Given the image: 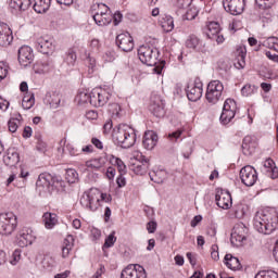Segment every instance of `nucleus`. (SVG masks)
<instances>
[{"instance_id":"obj_1","label":"nucleus","mask_w":278,"mask_h":278,"mask_svg":"<svg viewBox=\"0 0 278 278\" xmlns=\"http://www.w3.org/2000/svg\"><path fill=\"white\" fill-rule=\"evenodd\" d=\"M278 215L275 210L257 211L253 218V227L258 233L270 236L277 229Z\"/></svg>"},{"instance_id":"obj_2","label":"nucleus","mask_w":278,"mask_h":278,"mask_svg":"<svg viewBox=\"0 0 278 278\" xmlns=\"http://www.w3.org/2000/svg\"><path fill=\"white\" fill-rule=\"evenodd\" d=\"M138 58L146 66H154L153 71L156 75H162V71H164L166 66V61L157 63V59L160 58V50H157V48L149 45L140 46L138 49Z\"/></svg>"},{"instance_id":"obj_3","label":"nucleus","mask_w":278,"mask_h":278,"mask_svg":"<svg viewBox=\"0 0 278 278\" xmlns=\"http://www.w3.org/2000/svg\"><path fill=\"white\" fill-rule=\"evenodd\" d=\"M138 131L127 124H119L113 130V140L122 149H131L136 144Z\"/></svg>"},{"instance_id":"obj_4","label":"nucleus","mask_w":278,"mask_h":278,"mask_svg":"<svg viewBox=\"0 0 278 278\" xmlns=\"http://www.w3.org/2000/svg\"><path fill=\"white\" fill-rule=\"evenodd\" d=\"M101 201L110 203V201H112V195L108 193H101L99 189H90L89 191H86L80 198V205L86 207V210H90V212H97Z\"/></svg>"},{"instance_id":"obj_5","label":"nucleus","mask_w":278,"mask_h":278,"mask_svg":"<svg viewBox=\"0 0 278 278\" xmlns=\"http://www.w3.org/2000/svg\"><path fill=\"white\" fill-rule=\"evenodd\" d=\"M33 4V9L37 14H45L51 8V0H11L10 5L13 10H25L29 9V5Z\"/></svg>"},{"instance_id":"obj_6","label":"nucleus","mask_w":278,"mask_h":278,"mask_svg":"<svg viewBox=\"0 0 278 278\" xmlns=\"http://www.w3.org/2000/svg\"><path fill=\"white\" fill-rule=\"evenodd\" d=\"M225 90V86L220 83V80H212L208 83L206 88V101L212 105H216L223 97V91Z\"/></svg>"},{"instance_id":"obj_7","label":"nucleus","mask_w":278,"mask_h":278,"mask_svg":"<svg viewBox=\"0 0 278 278\" xmlns=\"http://www.w3.org/2000/svg\"><path fill=\"white\" fill-rule=\"evenodd\" d=\"M93 21L99 27H105L112 23V13L110 12V8L104 3L98 4L97 9H93Z\"/></svg>"},{"instance_id":"obj_8","label":"nucleus","mask_w":278,"mask_h":278,"mask_svg":"<svg viewBox=\"0 0 278 278\" xmlns=\"http://www.w3.org/2000/svg\"><path fill=\"white\" fill-rule=\"evenodd\" d=\"M16 229V215L14 213L0 214V233L10 236Z\"/></svg>"},{"instance_id":"obj_9","label":"nucleus","mask_w":278,"mask_h":278,"mask_svg":"<svg viewBox=\"0 0 278 278\" xmlns=\"http://www.w3.org/2000/svg\"><path fill=\"white\" fill-rule=\"evenodd\" d=\"M238 111V104H236V100L226 99L223 106V112L220 115V121L224 125H228L231 123V119L236 117V112Z\"/></svg>"},{"instance_id":"obj_10","label":"nucleus","mask_w":278,"mask_h":278,"mask_svg":"<svg viewBox=\"0 0 278 278\" xmlns=\"http://www.w3.org/2000/svg\"><path fill=\"white\" fill-rule=\"evenodd\" d=\"M248 233L249 228L243 223L236 224L230 236L231 244L233 247H242V241L247 240Z\"/></svg>"},{"instance_id":"obj_11","label":"nucleus","mask_w":278,"mask_h":278,"mask_svg":"<svg viewBox=\"0 0 278 278\" xmlns=\"http://www.w3.org/2000/svg\"><path fill=\"white\" fill-rule=\"evenodd\" d=\"M240 179L244 186L251 188L257 182V170L251 165H247L240 170Z\"/></svg>"},{"instance_id":"obj_12","label":"nucleus","mask_w":278,"mask_h":278,"mask_svg":"<svg viewBox=\"0 0 278 278\" xmlns=\"http://www.w3.org/2000/svg\"><path fill=\"white\" fill-rule=\"evenodd\" d=\"M37 189L41 192H53L55 190V179L51 174H40L36 182Z\"/></svg>"},{"instance_id":"obj_13","label":"nucleus","mask_w":278,"mask_h":278,"mask_svg":"<svg viewBox=\"0 0 278 278\" xmlns=\"http://www.w3.org/2000/svg\"><path fill=\"white\" fill-rule=\"evenodd\" d=\"M187 97L189 101H199L203 97V83L201 78H195L194 81L187 88Z\"/></svg>"},{"instance_id":"obj_14","label":"nucleus","mask_w":278,"mask_h":278,"mask_svg":"<svg viewBox=\"0 0 278 278\" xmlns=\"http://www.w3.org/2000/svg\"><path fill=\"white\" fill-rule=\"evenodd\" d=\"M37 51L39 53H43V55H49V53H53L55 49V45H53V38L49 36L39 37L35 45Z\"/></svg>"},{"instance_id":"obj_15","label":"nucleus","mask_w":278,"mask_h":278,"mask_svg":"<svg viewBox=\"0 0 278 278\" xmlns=\"http://www.w3.org/2000/svg\"><path fill=\"white\" fill-rule=\"evenodd\" d=\"M121 278H147V270L141 265H128L122 270Z\"/></svg>"},{"instance_id":"obj_16","label":"nucleus","mask_w":278,"mask_h":278,"mask_svg":"<svg viewBox=\"0 0 278 278\" xmlns=\"http://www.w3.org/2000/svg\"><path fill=\"white\" fill-rule=\"evenodd\" d=\"M223 7L232 16H240L244 12V0H223Z\"/></svg>"},{"instance_id":"obj_17","label":"nucleus","mask_w":278,"mask_h":278,"mask_svg":"<svg viewBox=\"0 0 278 278\" xmlns=\"http://www.w3.org/2000/svg\"><path fill=\"white\" fill-rule=\"evenodd\" d=\"M36 236H34V230H31V228L24 227L20 230L17 235V244L22 249H25V247H29V244H34Z\"/></svg>"},{"instance_id":"obj_18","label":"nucleus","mask_w":278,"mask_h":278,"mask_svg":"<svg viewBox=\"0 0 278 278\" xmlns=\"http://www.w3.org/2000/svg\"><path fill=\"white\" fill-rule=\"evenodd\" d=\"M13 41L12 28L7 23L0 22V47H10Z\"/></svg>"},{"instance_id":"obj_19","label":"nucleus","mask_w":278,"mask_h":278,"mask_svg":"<svg viewBox=\"0 0 278 278\" xmlns=\"http://www.w3.org/2000/svg\"><path fill=\"white\" fill-rule=\"evenodd\" d=\"M206 36L211 40H216L217 45L225 42V37L220 35V24H218V22L208 23Z\"/></svg>"},{"instance_id":"obj_20","label":"nucleus","mask_w":278,"mask_h":278,"mask_svg":"<svg viewBox=\"0 0 278 278\" xmlns=\"http://www.w3.org/2000/svg\"><path fill=\"white\" fill-rule=\"evenodd\" d=\"M116 45L118 49H122L126 53L134 51V38L128 33L119 34L116 37Z\"/></svg>"},{"instance_id":"obj_21","label":"nucleus","mask_w":278,"mask_h":278,"mask_svg":"<svg viewBox=\"0 0 278 278\" xmlns=\"http://www.w3.org/2000/svg\"><path fill=\"white\" fill-rule=\"evenodd\" d=\"M18 62L21 66H29L30 62H34V53L31 48L28 46H23L18 50Z\"/></svg>"},{"instance_id":"obj_22","label":"nucleus","mask_w":278,"mask_h":278,"mask_svg":"<svg viewBox=\"0 0 278 278\" xmlns=\"http://www.w3.org/2000/svg\"><path fill=\"white\" fill-rule=\"evenodd\" d=\"M215 200L222 210H229L232 205L231 193H229V191H218L215 195Z\"/></svg>"},{"instance_id":"obj_23","label":"nucleus","mask_w":278,"mask_h":278,"mask_svg":"<svg viewBox=\"0 0 278 278\" xmlns=\"http://www.w3.org/2000/svg\"><path fill=\"white\" fill-rule=\"evenodd\" d=\"M262 173H265L270 179H278V168L275 166V161H273V159H267L263 163Z\"/></svg>"},{"instance_id":"obj_24","label":"nucleus","mask_w":278,"mask_h":278,"mask_svg":"<svg viewBox=\"0 0 278 278\" xmlns=\"http://www.w3.org/2000/svg\"><path fill=\"white\" fill-rule=\"evenodd\" d=\"M142 144L148 151L155 149V144H157V134L152 130H147L143 135Z\"/></svg>"},{"instance_id":"obj_25","label":"nucleus","mask_w":278,"mask_h":278,"mask_svg":"<svg viewBox=\"0 0 278 278\" xmlns=\"http://www.w3.org/2000/svg\"><path fill=\"white\" fill-rule=\"evenodd\" d=\"M150 112L153 113L156 118H162L166 112L164 111V101L160 98H155L151 100Z\"/></svg>"},{"instance_id":"obj_26","label":"nucleus","mask_w":278,"mask_h":278,"mask_svg":"<svg viewBox=\"0 0 278 278\" xmlns=\"http://www.w3.org/2000/svg\"><path fill=\"white\" fill-rule=\"evenodd\" d=\"M132 170L136 175H147V170H149V160L140 155L139 161L132 164Z\"/></svg>"},{"instance_id":"obj_27","label":"nucleus","mask_w":278,"mask_h":278,"mask_svg":"<svg viewBox=\"0 0 278 278\" xmlns=\"http://www.w3.org/2000/svg\"><path fill=\"white\" fill-rule=\"evenodd\" d=\"M53 68V61L45 60L37 62L34 65V72L38 75H45L47 73H51V70Z\"/></svg>"},{"instance_id":"obj_28","label":"nucleus","mask_w":278,"mask_h":278,"mask_svg":"<svg viewBox=\"0 0 278 278\" xmlns=\"http://www.w3.org/2000/svg\"><path fill=\"white\" fill-rule=\"evenodd\" d=\"M3 162L7 166H16L21 162V156L16 150L9 149L7 155L3 156Z\"/></svg>"},{"instance_id":"obj_29","label":"nucleus","mask_w":278,"mask_h":278,"mask_svg":"<svg viewBox=\"0 0 278 278\" xmlns=\"http://www.w3.org/2000/svg\"><path fill=\"white\" fill-rule=\"evenodd\" d=\"M255 141L253 140V137L251 136H245L243 138L242 142V151L244 155H253L255 153Z\"/></svg>"},{"instance_id":"obj_30","label":"nucleus","mask_w":278,"mask_h":278,"mask_svg":"<svg viewBox=\"0 0 278 278\" xmlns=\"http://www.w3.org/2000/svg\"><path fill=\"white\" fill-rule=\"evenodd\" d=\"M105 164H108V155H102L98 159L87 161L85 166L87 168H92L93 170H99V168H103Z\"/></svg>"},{"instance_id":"obj_31","label":"nucleus","mask_w":278,"mask_h":278,"mask_svg":"<svg viewBox=\"0 0 278 278\" xmlns=\"http://www.w3.org/2000/svg\"><path fill=\"white\" fill-rule=\"evenodd\" d=\"M159 25H161L162 29L166 33H169L175 29V20H173L170 15H162L159 20Z\"/></svg>"},{"instance_id":"obj_32","label":"nucleus","mask_w":278,"mask_h":278,"mask_svg":"<svg viewBox=\"0 0 278 278\" xmlns=\"http://www.w3.org/2000/svg\"><path fill=\"white\" fill-rule=\"evenodd\" d=\"M21 125H23V115L18 113L9 119L8 122L9 131H11V134H16Z\"/></svg>"},{"instance_id":"obj_33","label":"nucleus","mask_w":278,"mask_h":278,"mask_svg":"<svg viewBox=\"0 0 278 278\" xmlns=\"http://www.w3.org/2000/svg\"><path fill=\"white\" fill-rule=\"evenodd\" d=\"M224 263L227 266V268H229L230 270H240V268H242V265L240 264V260H238V257L231 254L225 255Z\"/></svg>"},{"instance_id":"obj_34","label":"nucleus","mask_w":278,"mask_h":278,"mask_svg":"<svg viewBox=\"0 0 278 278\" xmlns=\"http://www.w3.org/2000/svg\"><path fill=\"white\" fill-rule=\"evenodd\" d=\"M74 247H75V238H73L72 235H68L63 241L62 257H68Z\"/></svg>"},{"instance_id":"obj_35","label":"nucleus","mask_w":278,"mask_h":278,"mask_svg":"<svg viewBox=\"0 0 278 278\" xmlns=\"http://www.w3.org/2000/svg\"><path fill=\"white\" fill-rule=\"evenodd\" d=\"M62 99L58 96V93H46L45 102L50 105L52 110H58L60 108Z\"/></svg>"},{"instance_id":"obj_36","label":"nucleus","mask_w":278,"mask_h":278,"mask_svg":"<svg viewBox=\"0 0 278 278\" xmlns=\"http://www.w3.org/2000/svg\"><path fill=\"white\" fill-rule=\"evenodd\" d=\"M149 177L154 184H164V180L166 177H168V174L164 169H157L150 172Z\"/></svg>"},{"instance_id":"obj_37","label":"nucleus","mask_w":278,"mask_h":278,"mask_svg":"<svg viewBox=\"0 0 278 278\" xmlns=\"http://www.w3.org/2000/svg\"><path fill=\"white\" fill-rule=\"evenodd\" d=\"M43 223L46 229H53L58 225V215L55 213H45Z\"/></svg>"},{"instance_id":"obj_38","label":"nucleus","mask_w":278,"mask_h":278,"mask_svg":"<svg viewBox=\"0 0 278 278\" xmlns=\"http://www.w3.org/2000/svg\"><path fill=\"white\" fill-rule=\"evenodd\" d=\"M75 62H77V52H75V49H68L65 53L64 63L67 66H75Z\"/></svg>"},{"instance_id":"obj_39","label":"nucleus","mask_w":278,"mask_h":278,"mask_svg":"<svg viewBox=\"0 0 278 278\" xmlns=\"http://www.w3.org/2000/svg\"><path fill=\"white\" fill-rule=\"evenodd\" d=\"M110 101V92L104 89H98V108H103Z\"/></svg>"},{"instance_id":"obj_40","label":"nucleus","mask_w":278,"mask_h":278,"mask_svg":"<svg viewBox=\"0 0 278 278\" xmlns=\"http://www.w3.org/2000/svg\"><path fill=\"white\" fill-rule=\"evenodd\" d=\"M249 214V205L248 204H238L235 210L236 218H244Z\"/></svg>"},{"instance_id":"obj_41","label":"nucleus","mask_w":278,"mask_h":278,"mask_svg":"<svg viewBox=\"0 0 278 278\" xmlns=\"http://www.w3.org/2000/svg\"><path fill=\"white\" fill-rule=\"evenodd\" d=\"M257 93V86L248 84L242 87L241 94L242 97H253V94Z\"/></svg>"},{"instance_id":"obj_42","label":"nucleus","mask_w":278,"mask_h":278,"mask_svg":"<svg viewBox=\"0 0 278 278\" xmlns=\"http://www.w3.org/2000/svg\"><path fill=\"white\" fill-rule=\"evenodd\" d=\"M65 179L67 184H75L79 179V174H77V170L70 168L66 170Z\"/></svg>"},{"instance_id":"obj_43","label":"nucleus","mask_w":278,"mask_h":278,"mask_svg":"<svg viewBox=\"0 0 278 278\" xmlns=\"http://www.w3.org/2000/svg\"><path fill=\"white\" fill-rule=\"evenodd\" d=\"M199 45H201V40H199L198 37L194 35L189 36V38L186 41V47L188 49L197 50L199 49Z\"/></svg>"},{"instance_id":"obj_44","label":"nucleus","mask_w":278,"mask_h":278,"mask_svg":"<svg viewBox=\"0 0 278 278\" xmlns=\"http://www.w3.org/2000/svg\"><path fill=\"white\" fill-rule=\"evenodd\" d=\"M79 105H84L86 103H90V93L88 91H80L75 99Z\"/></svg>"},{"instance_id":"obj_45","label":"nucleus","mask_w":278,"mask_h":278,"mask_svg":"<svg viewBox=\"0 0 278 278\" xmlns=\"http://www.w3.org/2000/svg\"><path fill=\"white\" fill-rule=\"evenodd\" d=\"M35 98H34V94L31 96H25L23 98V101H22V108L24 110H31V108H34V103H35Z\"/></svg>"},{"instance_id":"obj_46","label":"nucleus","mask_w":278,"mask_h":278,"mask_svg":"<svg viewBox=\"0 0 278 278\" xmlns=\"http://www.w3.org/2000/svg\"><path fill=\"white\" fill-rule=\"evenodd\" d=\"M111 164H116L118 172L123 175L125 170H127V166H125V163L123 160L116 157V156H111L110 159Z\"/></svg>"},{"instance_id":"obj_47","label":"nucleus","mask_w":278,"mask_h":278,"mask_svg":"<svg viewBox=\"0 0 278 278\" xmlns=\"http://www.w3.org/2000/svg\"><path fill=\"white\" fill-rule=\"evenodd\" d=\"M89 103L93 105V108H99V89H93L89 93Z\"/></svg>"},{"instance_id":"obj_48","label":"nucleus","mask_w":278,"mask_h":278,"mask_svg":"<svg viewBox=\"0 0 278 278\" xmlns=\"http://www.w3.org/2000/svg\"><path fill=\"white\" fill-rule=\"evenodd\" d=\"M276 0H255L256 5L261 10H269L273 5H275Z\"/></svg>"},{"instance_id":"obj_49","label":"nucleus","mask_w":278,"mask_h":278,"mask_svg":"<svg viewBox=\"0 0 278 278\" xmlns=\"http://www.w3.org/2000/svg\"><path fill=\"white\" fill-rule=\"evenodd\" d=\"M247 58V53L244 51H240L237 58V62L235 63L236 68H244L247 66V62L244 61Z\"/></svg>"},{"instance_id":"obj_50","label":"nucleus","mask_w":278,"mask_h":278,"mask_svg":"<svg viewBox=\"0 0 278 278\" xmlns=\"http://www.w3.org/2000/svg\"><path fill=\"white\" fill-rule=\"evenodd\" d=\"M254 278H278V275L275 270H261Z\"/></svg>"},{"instance_id":"obj_51","label":"nucleus","mask_w":278,"mask_h":278,"mask_svg":"<svg viewBox=\"0 0 278 278\" xmlns=\"http://www.w3.org/2000/svg\"><path fill=\"white\" fill-rule=\"evenodd\" d=\"M86 62L88 64L89 73H94V68L97 66V59H94L92 53H87Z\"/></svg>"},{"instance_id":"obj_52","label":"nucleus","mask_w":278,"mask_h":278,"mask_svg":"<svg viewBox=\"0 0 278 278\" xmlns=\"http://www.w3.org/2000/svg\"><path fill=\"white\" fill-rule=\"evenodd\" d=\"M277 37H269L266 41H264V46L268 47V49H273L278 53V45H277Z\"/></svg>"},{"instance_id":"obj_53","label":"nucleus","mask_w":278,"mask_h":278,"mask_svg":"<svg viewBox=\"0 0 278 278\" xmlns=\"http://www.w3.org/2000/svg\"><path fill=\"white\" fill-rule=\"evenodd\" d=\"M198 15H199V11L197 10V8L191 7L187 10L185 18L187 21H194V18H197Z\"/></svg>"},{"instance_id":"obj_54","label":"nucleus","mask_w":278,"mask_h":278,"mask_svg":"<svg viewBox=\"0 0 278 278\" xmlns=\"http://www.w3.org/2000/svg\"><path fill=\"white\" fill-rule=\"evenodd\" d=\"M9 262L11 266H16L21 262V250H14Z\"/></svg>"},{"instance_id":"obj_55","label":"nucleus","mask_w":278,"mask_h":278,"mask_svg":"<svg viewBox=\"0 0 278 278\" xmlns=\"http://www.w3.org/2000/svg\"><path fill=\"white\" fill-rule=\"evenodd\" d=\"M192 5V0H177L176 1V8L178 10H188Z\"/></svg>"},{"instance_id":"obj_56","label":"nucleus","mask_w":278,"mask_h":278,"mask_svg":"<svg viewBox=\"0 0 278 278\" xmlns=\"http://www.w3.org/2000/svg\"><path fill=\"white\" fill-rule=\"evenodd\" d=\"M115 232H112L111 235L108 236V238L105 239V242L103 244L104 249H110L112 247H114L115 242H116V237L114 236Z\"/></svg>"},{"instance_id":"obj_57","label":"nucleus","mask_w":278,"mask_h":278,"mask_svg":"<svg viewBox=\"0 0 278 278\" xmlns=\"http://www.w3.org/2000/svg\"><path fill=\"white\" fill-rule=\"evenodd\" d=\"M9 68L8 63L0 62V81H3L8 77Z\"/></svg>"},{"instance_id":"obj_58","label":"nucleus","mask_w":278,"mask_h":278,"mask_svg":"<svg viewBox=\"0 0 278 278\" xmlns=\"http://www.w3.org/2000/svg\"><path fill=\"white\" fill-rule=\"evenodd\" d=\"M66 151H68L70 155H80L81 153V149L79 148H75V146L68 143L66 147H65Z\"/></svg>"},{"instance_id":"obj_59","label":"nucleus","mask_w":278,"mask_h":278,"mask_svg":"<svg viewBox=\"0 0 278 278\" xmlns=\"http://www.w3.org/2000/svg\"><path fill=\"white\" fill-rule=\"evenodd\" d=\"M211 257H212V260H214V262H218V260H220L217 244L212 245V248H211Z\"/></svg>"},{"instance_id":"obj_60","label":"nucleus","mask_w":278,"mask_h":278,"mask_svg":"<svg viewBox=\"0 0 278 278\" xmlns=\"http://www.w3.org/2000/svg\"><path fill=\"white\" fill-rule=\"evenodd\" d=\"M181 134H184V131L178 129V130H176L174 132H170L168 135V139L170 140V142H177V139L181 138Z\"/></svg>"},{"instance_id":"obj_61","label":"nucleus","mask_w":278,"mask_h":278,"mask_svg":"<svg viewBox=\"0 0 278 278\" xmlns=\"http://www.w3.org/2000/svg\"><path fill=\"white\" fill-rule=\"evenodd\" d=\"M90 49H91V53H99V39H92L90 41Z\"/></svg>"},{"instance_id":"obj_62","label":"nucleus","mask_w":278,"mask_h":278,"mask_svg":"<svg viewBox=\"0 0 278 278\" xmlns=\"http://www.w3.org/2000/svg\"><path fill=\"white\" fill-rule=\"evenodd\" d=\"M36 149H37V151H39V153H45L47 151V143L42 140H39L37 142Z\"/></svg>"},{"instance_id":"obj_63","label":"nucleus","mask_w":278,"mask_h":278,"mask_svg":"<svg viewBox=\"0 0 278 278\" xmlns=\"http://www.w3.org/2000/svg\"><path fill=\"white\" fill-rule=\"evenodd\" d=\"M105 274V266L100 265V268L97 269L96 274L93 275V278H101Z\"/></svg>"},{"instance_id":"obj_64","label":"nucleus","mask_w":278,"mask_h":278,"mask_svg":"<svg viewBox=\"0 0 278 278\" xmlns=\"http://www.w3.org/2000/svg\"><path fill=\"white\" fill-rule=\"evenodd\" d=\"M265 55L266 58H268V60H270L271 62H276V64H278V54H273V52L266 51Z\"/></svg>"}]
</instances>
